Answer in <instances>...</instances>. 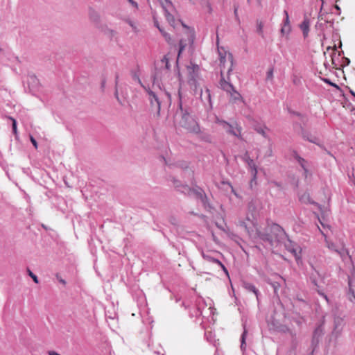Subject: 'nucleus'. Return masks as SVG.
Instances as JSON below:
<instances>
[{
	"mask_svg": "<svg viewBox=\"0 0 355 355\" xmlns=\"http://www.w3.org/2000/svg\"><path fill=\"white\" fill-rule=\"evenodd\" d=\"M134 79L135 80H137L138 82V83L143 87V86H144L141 82V80H140L139 77L137 76V75H135L134 76Z\"/></svg>",
	"mask_w": 355,
	"mask_h": 355,
	"instance_id": "obj_43",
	"label": "nucleus"
},
{
	"mask_svg": "<svg viewBox=\"0 0 355 355\" xmlns=\"http://www.w3.org/2000/svg\"><path fill=\"white\" fill-rule=\"evenodd\" d=\"M247 335V330L244 327L243 332L241 336V349L244 352L246 349L245 338Z\"/></svg>",
	"mask_w": 355,
	"mask_h": 355,
	"instance_id": "obj_23",
	"label": "nucleus"
},
{
	"mask_svg": "<svg viewBox=\"0 0 355 355\" xmlns=\"http://www.w3.org/2000/svg\"><path fill=\"white\" fill-rule=\"evenodd\" d=\"M255 227L254 236V239H259L264 243H267L270 247L281 244L284 239L286 237L284 230L278 224L272 223L266 227L261 230L257 227Z\"/></svg>",
	"mask_w": 355,
	"mask_h": 355,
	"instance_id": "obj_1",
	"label": "nucleus"
},
{
	"mask_svg": "<svg viewBox=\"0 0 355 355\" xmlns=\"http://www.w3.org/2000/svg\"><path fill=\"white\" fill-rule=\"evenodd\" d=\"M155 77L154 76L153 77V84L155 83Z\"/></svg>",
	"mask_w": 355,
	"mask_h": 355,
	"instance_id": "obj_58",
	"label": "nucleus"
},
{
	"mask_svg": "<svg viewBox=\"0 0 355 355\" xmlns=\"http://www.w3.org/2000/svg\"><path fill=\"white\" fill-rule=\"evenodd\" d=\"M174 12H175V10H170L168 12L167 11L164 12V16H165L167 21L169 23V24L171 26H173V28H175L178 25V23H180L183 27L187 28V26L182 21H180V20H178V21H175L174 15L173 14Z\"/></svg>",
	"mask_w": 355,
	"mask_h": 355,
	"instance_id": "obj_12",
	"label": "nucleus"
},
{
	"mask_svg": "<svg viewBox=\"0 0 355 355\" xmlns=\"http://www.w3.org/2000/svg\"><path fill=\"white\" fill-rule=\"evenodd\" d=\"M171 181L173 184L175 189L184 195L190 196V193L192 191L191 188L187 184H183L181 182L175 178H172Z\"/></svg>",
	"mask_w": 355,
	"mask_h": 355,
	"instance_id": "obj_9",
	"label": "nucleus"
},
{
	"mask_svg": "<svg viewBox=\"0 0 355 355\" xmlns=\"http://www.w3.org/2000/svg\"><path fill=\"white\" fill-rule=\"evenodd\" d=\"M336 9H340L338 6H336Z\"/></svg>",
	"mask_w": 355,
	"mask_h": 355,
	"instance_id": "obj_60",
	"label": "nucleus"
},
{
	"mask_svg": "<svg viewBox=\"0 0 355 355\" xmlns=\"http://www.w3.org/2000/svg\"><path fill=\"white\" fill-rule=\"evenodd\" d=\"M58 280H59V282H60L61 284H64V285H65V284H66V282H65V280H64L63 279L60 278V279H59Z\"/></svg>",
	"mask_w": 355,
	"mask_h": 355,
	"instance_id": "obj_49",
	"label": "nucleus"
},
{
	"mask_svg": "<svg viewBox=\"0 0 355 355\" xmlns=\"http://www.w3.org/2000/svg\"><path fill=\"white\" fill-rule=\"evenodd\" d=\"M30 140H31L32 144L34 146V147L35 148H37V147H38L37 142L35 140V139L33 136H31V135L30 136Z\"/></svg>",
	"mask_w": 355,
	"mask_h": 355,
	"instance_id": "obj_40",
	"label": "nucleus"
},
{
	"mask_svg": "<svg viewBox=\"0 0 355 355\" xmlns=\"http://www.w3.org/2000/svg\"><path fill=\"white\" fill-rule=\"evenodd\" d=\"M161 5L164 12L175 10V7L170 0H163V1H161Z\"/></svg>",
	"mask_w": 355,
	"mask_h": 355,
	"instance_id": "obj_16",
	"label": "nucleus"
},
{
	"mask_svg": "<svg viewBox=\"0 0 355 355\" xmlns=\"http://www.w3.org/2000/svg\"><path fill=\"white\" fill-rule=\"evenodd\" d=\"M9 119L12 121V132L14 134H17V121L16 120L12 117L10 116Z\"/></svg>",
	"mask_w": 355,
	"mask_h": 355,
	"instance_id": "obj_30",
	"label": "nucleus"
},
{
	"mask_svg": "<svg viewBox=\"0 0 355 355\" xmlns=\"http://www.w3.org/2000/svg\"><path fill=\"white\" fill-rule=\"evenodd\" d=\"M310 279L315 286H318V283L314 274H312L310 277Z\"/></svg>",
	"mask_w": 355,
	"mask_h": 355,
	"instance_id": "obj_41",
	"label": "nucleus"
},
{
	"mask_svg": "<svg viewBox=\"0 0 355 355\" xmlns=\"http://www.w3.org/2000/svg\"><path fill=\"white\" fill-rule=\"evenodd\" d=\"M318 21H324L327 23H330V26L333 27L334 22L327 19L326 15L324 13H322L321 12L319 13Z\"/></svg>",
	"mask_w": 355,
	"mask_h": 355,
	"instance_id": "obj_25",
	"label": "nucleus"
},
{
	"mask_svg": "<svg viewBox=\"0 0 355 355\" xmlns=\"http://www.w3.org/2000/svg\"><path fill=\"white\" fill-rule=\"evenodd\" d=\"M155 26L158 29H159V28H161V27L159 26V23H158V21H155Z\"/></svg>",
	"mask_w": 355,
	"mask_h": 355,
	"instance_id": "obj_50",
	"label": "nucleus"
},
{
	"mask_svg": "<svg viewBox=\"0 0 355 355\" xmlns=\"http://www.w3.org/2000/svg\"><path fill=\"white\" fill-rule=\"evenodd\" d=\"M49 355H60V354L57 353L55 351H49Z\"/></svg>",
	"mask_w": 355,
	"mask_h": 355,
	"instance_id": "obj_48",
	"label": "nucleus"
},
{
	"mask_svg": "<svg viewBox=\"0 0 355 355\" xmlns=\"http://www.w3.org/2000/svg\"><path fill=\"white\" fill-rule=\"evenodd\" d=\"M273 78V68H270L268 69L267 72L266 79L271 80Z\"/></svg>",
	"mask_w": 355,
	"mask_h": 355,
	"instance_id": "obj_35",
	"label": "nucleus"
},
{
	"mask_svg": "<svg viewBox=\"0 0 355 355\" xmlns=\"http://www.w3.org/2000/svg\"><path fill=\"white\" fill-rule=\"evenodd\" d=\"M329 23H327L325 21L322 22V21H318L315 25L316 28L324 29V28H327V26Z\"/></svg>",
	"mask_w": 355,
	"mask_h": 355,
	"instance_id": "obj_32",
	"label": "nucleus"
},
{
	"mask_svg": "<svg viewBox=\"0 0 355 355\" xmlns=\"http://www.w3.org/2000/svg\"><path fill=\"white\" fill-rule=\"evenodd\" d=\"M218 54L220 56V76L221 78L220 80L219 84L220 88L227 92V93L232 92V90L234 88L232 84H231L229 81V76L232 71V65H233V56L231 53L228 55V60L230 62V66L227 70V80H226L223 76V69L225 68V62H226V53H222L219 49H218Z\"/></svg>",
	"mask_w": 355,
	"mask_h": 355,
	"instance_id": "obj_3",
	"label": "nucleus"
},
{
	"mask_svg": "<svg viewBox=\"0 0 355 355\" xmlns=\"http://www.w3.org/2000/svg\"><path fill=\"white\" fill-rule=\"evenodd\" d=\"M266 128L264 126V127H256L255 128V130L260 135H261L262 136H263L264 137H266L267 135H266Z\"/></svg>",
	"mask_w": 355,
	"mask_h": 355,
	"instance_id": "obj_27",
	"label": "nucleus"
},
{
	"mask_svg": "<svg viewBox=\"0 0 355 355\" xmlns=\"http://www.w3.org/2000/svg\"><path fill=\"white\" fill-rule=\"evenodd\" d=\"M284 14L285 15V18H284V21H283V25L291 26L290 25V20H289V16H288V12L286 10H284Z\"/></svg>",
	"mask_w": 355,
	"mask_h": 355,
	"instance_id": "obj_29",
	"label": "nucleus"
},
{
	"mask_svg": "<svg viewBox=\"0 0 355 355\" xmlns=\"http://www.w3.org/2000/svg\"><path fill=\"white\" fill-rule=\"evenodd\" d=\"M282 243H284L286 249L288 252L292 253L295 256V257L297 258L299 257V254L301 251L300 246L295 243L293 242L291 240H290L287 235L286 237L282 242Z\"/></svg>",
	"mask_w": 355,
	"mask_h": 355,
	"instance_id": "obj_8",
	"label": "nucleus"
},
{
	"mask_svg": "<svg viewBox=\"0 0 355 355\" xmlns=\"http://www.w3.org/2000/svg\"><path fill=\"white\" fill-rule=\"evenodd\" d=\"M263 25L261 22L258 23L257 31L261 35L263 34Z\"/></svg>",
	"mask_w": 355,
	"mask_h": 355,
	"instance_id": "obj_37",
	"label": "nucleus"
},
{
	"mask_svg": "<svg viewBox=\"0 0 355 355\" xmlns=\"http://www.w3.org/2000/svg\"><path fill=\"white\" fill-rule=\"evenodd\" d=\"M29 79L33 83H37V78L35 76H29Z\"/></svg>",
	"mask_w": 355,
	"mask_h": 355,
	"instance_id": "obj_45",
	"label": "nucleus"
},
{
	"mask_svg": "<svg viewBox=\"0 0 355 355\" xmlns=\"http://www.w3.org/2000/svg\"><path fill=\"white\" fill-rule=\"evenodd\" d=\"M336 252L341 257L343 260L349 256L347 250L343 245H340L338 250H336Z\"/></svg>",
	"mask_w": 355,
	"mask_h": 355,
	"instance_id": "obj_17",
	"label": "nucleus"
},
{
	"mask_svg": "<svg viewBox=\"0 0 355 355\" xmlns=\"http://www.w3.org/2000/svg\"><path fill=\"white\" fill-rule=\"evenodd\" d=\"M216 123L219 124L227 134L232 135L240 140H243L241 135L242 128L237 123L231 124L218 118L216 119Z\"/></svg>",
	"mask_w": 355,
	"mask_h": 355,
	"instance_id": "obj_6",
	"label": "nucleus"
},
{
	"mask_svg": "<svg viewBox=\"0 0 355 355\" xmlns=\"http://www.w3.org/2000/svg\"><path fill=\"white\" fill-rule=\"evenodd\" d=\"M179 110L181 114V119L178 122L179 125L190 132L198 133L200 132L198 124L191 118L188 109L183 107L181 101L179 103Z\"/></svg>",
	"mask_w": 355,
	"mask_h": 355,
	"instance_id": "obj_4",
	"label": "nucleus"
},
{
	"mask_svg": "<svg viewBox=\"0 0 355 355\" xmlns=\"http://www.w3.org/2000/svg\"><path fill=\"white\" fill-rule=\"evenodd\" d=\"M291 112L292 114H293L296 115V116H300V113H299V112Z\"/></svg>",
	"mask_w": 355,
	"mask_h": 355,
	"instance_id": "obj_52",
	"label": "nucleus"
},
{
	"mask_svg": "<svg viewBox=\"0 0 355 355\" xmlns=\"http://www.w3.org/2000/svg\"><path fill=\"white\" fill-rule=\"evenodd\" d=\"M229 94H230V97L233 103H236L237 101L243 99L241 95L235 89V88H234L233 90H232V92H230Z\"/></svg>",
	"mask_w": 355,
	"mask_h": 355,
	"instance_id": "obj_19",
	"label": "nucleus"
},
{
	"mask_svg": "<svg viewBox=\"0 0 355 355\" xmlns=\"http://www.w3.org/2000/svg\"><path fill=\"white\" fill-rule=\"evenodd\" d=\"M218 54L220 56V76L221 78L220 80L219 84L220 88L227 92V93L232 92V90L234 88L232 84H231L229 81V76L232 71V65H233V56L231 53L228 55V60L230 62V66L227 70V80H226L223 76V69L225 68V62H226V53H222L219 49H218Z\"/></svg>",
	"mask_w": 355,
	"mask_h": 355,
	"instance_id": "obj_2",
	"label": "nucleus"
},
{
	"mask_svg": "<svg viewBox=\"0 0 355 355\" xmlns=\"http://www.w3.org/2000/svg\"><path fill=\"white\" fill-rule=\"evenodd\" d=\"M128 23H129V24H130L132 27H133V24H132V22L131 21H129V22H128Z\"/></svg>",
	"mask_w": 355,
	"mask_h": 355,
	"instance_id": "obj_57",
	"label": "nucleus"
},
{
	"mask_svg": "<svg viewBox=\"0 0 355 355\" xmlns=\"http://www.w3.org/2000/svg\"><path fill=\"white\" fill-rule=\"evenodd\" d=\"M309 26H310L309 20L307 18H305L300 26V29L302 30L304 37H306L308 36V34L309 32Z\"/></svg>",
	"mask_w": 355,
	"mask_h": 355,
	"instance_id": "obj_15",
	"label": "nucleus"
},
{
	"mask_svg": "<svg viewBox=\"0 0 355 355\" xmlns=\"http://www.w3.org/2000/svg\"><path fill=\"white\" fill-rule=\"evenodd\" d=\"M300 200L302 202L306 203V204H314L315 202L311 200L310 196L308 193H304L300 197Z\"/></svg>",
	"mask_w": 355,
	"mask_h": 355,
	"instance_id": "obj_22",
	"label": "nucleus"
},
{
	"mask_svg": "<svg viewBox=\"0 0 355 355\" xmlns=\"http://www.w3.org/2000/svg\"><path fill=\"white\" fill-rule=\"evenodd\" d=\"M331 86L335 87V88H336L338 90L342 92L341 88L338 85H336V83H332Z\"/></svg>",
	"mask_w": 355,
	"mask_h": 355,
	"instance_id": "obj_47",
	"label": "nucleus"
},
{
	"mask_svg": "<svg viewBox=\"0 0 355 355\" xmlns=\"http://www.w3.org/2000/svg\"><path fill=\"white\" fill-rule=\"evenodd\" d=\"M105 80H103L102 81V83H101V87H105Z\"/></svg>",
	"mask_w": 355,
	"mask_h": 355,
	"instance_id": "obj_54",
	"label": "nucleus"
},
{
	"mask_svg": "<svg viewBox=\"0 0 355 355\" xmlns=\"http://www.w3.org/2000/svg\"><path fill=\"white\" fill-rule=\"evenodd\" d=\"M302 137L311 143H317L318 139L307 132H302Z\"/></svg>",
	"mask_w": 355,
	"mask_h": 355,
	"instance_id": "obj_21",
	"label": "nucleus"
},
{
	"mask_svg": "<svg viewBox=\"0 0 355 355\" xmlns=\"http://www.w3.org/2000/svg\"><path fill=\"white\" fill-rule=\"evenodd\" d=\"M292 156L298 162V164L300 165V166L302 168V169L304 170V176H305V178H306L308 175V173H309L307 161L306 159H304L303 157H302L301 156H300L296 150H293Z\"/></svg>",
	"mask_w": 355,
	"mask_h": 355,
	"instance_id": "obj_10",
	"label": "nucleus"
},
{
	"mask_svg": "<svg viewBox=\"0 0 355 355\" xmlns=\"http://www.w3.org/2000/svg\"><path fill=\"white\" fill-rule=\"evenodd\" d=\"M349 286L351 287V281L349 280ZM349 299L350 300V301H353V299L355 300V294H354V291L351 288H349Z\"/></svg>",
	"mask_w": 355,
	"mask_h": 355,
	"instance_id": "obj_34",
	"label": "nucleus"
},
{
	"mask_svg": "<svg viewBox=\"0 0 355 355\" xmlns=\"http://www.w3.org/2000/svg\"><path fill=\"white\" fill-rule=\"evenodd\" d=\"M202 257H203V259L205 260H206L207 261H209L210 263H216L217 264L218 266H219L223 270L227 275L228 274V271L227 270V268H225V266L222 263V262L220 261H219L218 259H216L214 257H212L209 253H205L204 252H202Z\"/></svg>",
	"mask_w": 355,
	"mask_h": 355,
	"instance_id": "obj_11",
	"label": "nucleus"
},
{
	"mask_svg": "<svg viewBox=\"0 0 355 355\" xmlns=\"http://www.w3.org/2000/svg\"><path fill=\"white\" fill-rule=\"evenodd\" d=\"M243 287L248 291L253 293L256 295L257 301H259V295L260 293L253 284L244 282L243 283Z\"/></svg>",
	"mask_w": 355,
	"mask_h": 355,
	"instance_id": "obj_13",
	"label": "nucleus"
},
{
	"mask_svg": "<svg viewBox=\"0 0 355 355\" xmlns=\"http://www.w3.org/2000/svg\"><path fill=\"white\" fill-rule=\"evenodd\" d=\"M143 88L147 93L150 111L154 113L155 116L159 117L160 116L161 101L158 94L148 87L143 86Z\"/></svg>",
	"mask_w": 355,
	"mask_h": 355,
	"instance_id": "obj_5",
	"label": "nucleus"
},
{
	"mask_svg": "<svg viewBox=\"0 0 355 355\" xmlns=\"http://www.w3.org/2000/svg\"><path fill=\"white\" fill-rule=\"evenodd\" d=\"M114 95H115L116 98H117V100L119 101V98L118 96V91H117V89H116Z\"/></svg>",
	"mask_w": 355,
	"mask_h": 355,
	"instance_id": "obj_51",
	"label": "nucleus"
},
{
	"mask_svg": "<svg viewBox=\"0 0 355 355\" xmlns=\"http://www.w3.org/2000/svg\"><path fill=\"white\" fill-rule=\"evenodd\" d=\"M327 247L329 250L336 252V250H338L340 245L332 242H327Z\"/></svg>",
	"mask_w": 355,
	"mask_h": 355,
	"instance_id": "obj_28",
	"label": "nucleus"
},
{
	"mask_svg": "<svg viewBox=\"0 0 355 355\" xmlns=\"http://www.w3.org/2000/svg\"><path fill=\"white\" fill-rule=\"evenodd\" d=\"M256 248L259 249V250H261L260 248L258 246H256Z\"/></svg>",
	"mask_w": 355,
	"mask_h": 355,
	"instance_id": "obj_59",
	"label": "nucleus"
},
{
	"mask_svg": "<svg viewBox=\"0 0 355 355\" xmlns=\"http://www.w3.org/2000/svg\"><path fill=\"white\" fill-rule=\"evenodd\" d=\"M274 184L277 187H280V184L278 182H275Z\"/></svg>",
	"mask_w": 355,
	"mask_h": 355,
	"instance_id": "obj_56",
	"label": "nucleus"
},
{
	"mask_svg": "<svg viewBox=\"0 0 355 355\" xmlns=\"http://www.w3.org/2000/svg\"><path fill=\"white\" fill-rule=\"evenodd\" d=\"M186 44L184 43L183 40H180L179 42V51H178V57H180L181 53L184 51Z\"/></svg>",
	"mask_w": 355,
	"mask_h": 355,
	"instance_id": "obj_33",
	"label": "nucleus"
},
{
	"mask_svg": "<svg viewBox=\"0 0 355 355\" xmlns=\"http://www.w3.org/2000/svg\"><path fill=\"white\" fill-rule=\"evenodd\" d=\"M163 37H164V39L166 40V41L168 42V43H171V35L170 34H168V33H164V35H162Z\"/></svg>",
	"mask_w": 355,
	"mask_h": 355,
	"instance_id": "obj_38",
	"label": "nucleus"
},
{
	"mask_svg": "<svg viewBox=\"0 0 355 355\" xmlns=\"http://www.w3.org/2000/svg\"><path fill=\"white\" fill-rule=\"evenodd\" d=\"M191 190L192 191L190 193V196L194 194L198 199H200L203 197V195H206L204 191L200 187H197L196 189L191 188Z\"/></svg>",
	"mask_w": 355,
	"mask_h": 355,
	"instance_id": "obj_20",
	"label": "nucleus"
},
{
	"mask_svg": "<svg viewBox=\"0 0 355 355\" xmlns=\"http://www.w3.org/2000/svg\"><path fill=\"white\" fill-rule=\"evenodd\" d=\"M200 200L205 209L211 207L209 202L208 198L206 195H203V197L201 198Z\"/></svg>",
	"mask_w": 355,
	"mask_h": 355,
	"instance_id": "obj_24",
	"label": "nucleus"
},
{
	"mask_svg": "<svg viewBox=\"0 0 355 355\" xmlns=\"http://www.w3.org/2000/svg\"><path fill=\"white\" fill-rule=\"evenodd\" d=\"M162 62H165L166 68L167 69H169L170 66H169V64H168V59L166 58V56H164V58L162 59Z\"/></svg>",
	"mask_w": 355,
	"mask_h": 355,
	"instance_id": "obj_39",
	"label": "nucleus"
},
{
	"mask_svg": "<svg viewBox=\"0 0 355 355\" xmlns=\"http://www.w3.org/2000/svg\"><path fill=\"white\" fill-rule=\"evenodd\" d=\"M239 225L245 229V230L248 232V235L252 239H255L256 236H254V231L250 230V227H248L247 223L244 220L239 221Z\"/></svg>",
	"mask_w": 355,
	"mask_h": 355,
	"instance_id": "obj_18",
	"label": "nucleus"
},
{
	"mask_svg": "<svg viewBox=\"0 0 355 355\" xmlns=\"http://www.w3.org/2000/svg\"><path fill=\"white\" fill-rule=\"evenodd\" d=\"M178 165L182 168H187L189 166L188 163L187 162H180Z\"/></svg>",
	"mask_w": 355,
	"mask_h": 355,
	"instance_id": "obj_42",
	"label": "nucleus"
},
{
	"mask_svg": "<svg viewBox=\"0 0 355 355\" xmlns=\"http://www.w3.org/2000/svg\"><path fill=\"white\" fill-rule=\"evenodd\" d=\"M349 92L351 93V94H352V96H354L355 97V92H354L353 90L350 89V90H349Z\"/></svg>",
	"mask_w": 355,
	"mask_h": 355,
	"instance_id": "obj_55",
	"label": "nucleus"
},
{
	"mask_svg": "<svg viewBox=\"0 0 355 355\" xmlns=\"http://www.w3.org/2000/svg\"><path fill=\"white\" fill-rule=\"evenodd\" d=\"M291 26L282 25L281 28V33L283 35H288L291 32Z\"/></svg>",
	"mask_w": 355,
	"mask_h": 355,
	"instance_id": "obj_26",
	"label": "nucleus"
},
{
	"mask_svg": "<svg viewBox=\"0 0 355 355\" xmlns=\"http://www.w3.org/2000/svg\"><path fill=\"white\" fill-rule=\"evenodd\" d=\"M269 284L271 285V286L272 287V288L274 289V293L275 294H277V290L280 287V284L279 283L277 282H269Z\"/></svg>",
	"mask_w": 355,
	"mask_h": 355,
	"instance_id": "obj_31",
	"label": "nucleus"
},
{
	"mask_svg": "<svg viewBox=\"0 0 355 355\" xmlns=\"http://www.w3.org/2000/svg\"><path fill=\"white\" fill-rule=\"evenodd\" d=\"M159 31H160V33H162V35H164V33H166V31H164V29H163V28H160L159 29Z\"/></svg>",
	"mask_w": 355,
	"mask_h": 355,
	"instance_id": "obj_53",
	"label": "nucleus"
},
{
	"mask_svg": "<svg viewBox=\"0 0 355 355\" xmlns=\"http://www.w3.org/2000/svg\"><path fill=\"white\" fill-rule=\"evenodd\" d=\"M89 19L95 24H98L100 21L99 13L92 8L89 9Z\"/></svg>",
	"mask_w": 355,
	"mask_h": 355,
	"instance_id": "obj_14",
	"label": "nucleus"
},
{
	"mask_svg": "<svg viewBox=\"0 0 355 355\" xmlns=\"http://www.w3.org/2000/svg\"><path fill=\"white\" fill-rule=\"evenodd\" d=\"M128 1H129L130 3H131V5L132 6H134L136 8H138V4L136 1H135L134 0H128Z\"/></svg>",
	"mask_w": 355,
	"mask_h": 355,
	"instance_id": "obj_44",
	"label": "nucleus"
},
{
	"mask_svg": "<svg viewBox=\"0 0 355 355\" xmlns=\"http://www.w3.org/2000/svg\"><path fill=\"white\" fill-rule=\"evenodd\" d=\"M28 271L29 276L33 279L34 282L37 284L39 282L37 277L34 273H33L30 270H28Z\"/></svg>",
	"mask_w": 355,
	"mask_h": 355,
	"instance_id": "obj_36",
	"label": "nucleus"
},
{
	"mask_svg": "<svg viewBox=\"0 0 355 355\" xmlns=\"http://www.w3.org/2000/svg\"><path fill=\"white\" fill-rule=\"evenodd\" d=\"M322 80L323 82H324L325 83L331 86L332 82L329 79L323 78H322Z\"/></svg>",
	"mask_w": 355,
	"mask_h": 355,
	"instance_id": "obj_46",
	"label": "nucleus"
},
{
	"mask_svg": "<svg viewBox=\"0 0 355 355\" xmlns=\"http://www.w3.org/2000/svg\"><path fill=\"white\" fill-rule=\"evenodd\" d=\"M241 159L248 165V168L250 171L252 175V180L255 181L257 176V168L252 159L250 158L248 152H245L242 156Z\"/></svg>",
	"mask_w": 355,
	"mask_h": 355,
	"instance_id": "obj_7",
	"label": "nucleus"
}]
</instances>
